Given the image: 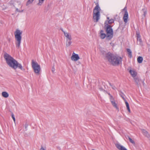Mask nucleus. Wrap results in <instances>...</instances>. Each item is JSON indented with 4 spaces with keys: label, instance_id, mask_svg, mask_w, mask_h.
I'll list each match as a JSON object with an SVG mask.
<instances>
[{
    "label": "nucleus",
    "instance_id": "13",
    "mask_svg": "<svg viewBox=\"0 0 150 150\" xmlns=\"http://www.w3.org/2000/svg\"><path fill=\"white\" fill-rule=\"evenodd\" d=\"M71 40L72 39H66V45L67 47H69L71 45L72 43Z\"/></svg>",
    "mask_w": 150,
    "mask_h": 150
},
{
    "label": "nucleus",
    "instance_id": "30",
    "mask_svg": "<svg viewBox=\"0 0 150 150\" xmlns=\"http://www.w3.org/2000/svg\"><path fill=\"white\" fill-rule=\"evenodd\" d=\"M11 116H12V118H13L14 121V122H15V117H14V115L13 114H12Z\"/></svg>",
    "mask_w": 150,
    "mask_h": 150
},
{
    "label": "nucleus",
    "instance_id": "15",
    "mask_svg": "<svg viewBox=\"0 0 150 150\" xmlns=\"http://www.w3.org/2000/svg\"><path fill=\"white\" fill-rule=\"evenodd\" d=\"M64 35L66 38V39H72L71 36L69 33H64Z\"/></svg>",
    "mask_w": 150,
    "mask_h": 150
},
{
    "label": "nucleus",
    "instance_id": "32",
    "mask_svg": "<svg viewBox=\"0 0 150 150\" xmlns=\"http://www.w3.org/2000/svg\"><path fill=\"white\" fill-rule=\"evenodd\" d=\"M55 69L54 68V67L53 66L52 67V71L53 73H54V71H55Z\"/></svg>",
    "mask_w": 150,
    "mask_h": 150
},
{
    "label": "nucleus",
    "instance_id": "12",
    "mask_svg": "<svg viewBox=\"0 0 150 150\" xmlns=\"http://www.w3.org/2000/svg\"><path fill=\"white\" fill-rule=\"evenodd\" d=\"M141 130L142 132V133L144 136L148 138L150 137V135L147 131L143 129H142Z\"/></svg>",
    "mask_w": 150,
    "mask_h": 150
},
{
    "label": "nucleus",
    "instance_id": "9",
    "mask_svg": "<svg viewBox=\"0 0 150 150\" xmlns=\"http://www.w3.org/2000/svg\"><path fill=\"white\" fill-rule=\"evenodd\" d=\"M104 31L103 30H101L100 32V37L102 39H104L106 37L107 38V35L103 33Z\"/></svg>",
    "mask_w": 150,
    "mask_h": 150
},
{
    "label": "nucleus",
    "instance_id": "14",
    "mask_svg": "<svg viewBox=\"0 0 150 150\" xmlns=\"http://www.w3.org/2000/svg\"><path fill=\"white\" fill-rule=\"evenodd\" d=\"M128 55V57L130 58H131L132 57V52L130 49L127 48L126 49Z\"/></svg>",
    "mask_w": 150,
    "mask_h": 150
},
{
    "label": "nucleus",
    "instance_id": "24",
    "mask_svg": "<svg viewBox=\"0 0 150 150\" xmlns=\"http://www.w3.org/2000/svg\"><path fill=\"white\" fill-rule=\"evenodd\" d=\"M142 11L143 12V15L145 17L146 14V9L145 8H143L142 9Z\"/></svg>",
    "mask_w": 150,
    "mask_h": 150
},
{
    "label": "nucleus",
    "instance_id": "7",
    "mask_svg": "<svg viewBox=\"0 0 150 150\" xmlns=\"http://www.w3.org/2000/svg\"><path fill=\"white\" fill-rule=\"evenodd\" d=\"M123 11H125V13L123 16V19L125 23H127L128 21L127 19L128 17V14L127 11V7L125 6L122 9Z\"/></svg>",
    "mask_w": 150,
    "mask_h": 150
},
{
    "label": "nucleus",
    "instance_id": "39",
    "mask_svg": "<svg viewBox=\"0 0 150 150\" xmlns=\"http://www.w3.org/2000/svg\"><path fill=\"white\" fill-rule=\"evenodd\" d=\"M16 11H19H19H20L19 10H18V9L17 8H16Z\"/></svg>",
    "mask_w": 150,
    "mask_h": 150
},
{
    "label": "nucleus",
    "instance_id": "33",
    "mask_svg": "<svg viewBox=\"0 0 150 150\" xmlns=\"http://www.w3.org/2000/svg\"><path fill=\"white\" fill-rule=\"evenodd\" d=\"M137 38H141V36L140 35H136Z\"/></svg>",
    "mask_w": 150,
    "mask_h": 150
},
{
    "label": "nucleus",
    "instance_id": "1",
    "mask_svg": "<svg viewBox=\"0 0 150 150\" xmlns=\"http://www.w3.org/2000/svg\"><path fill=\"white\" fill-rule=\"evenodd\" d=\"M4 57L7 64L10 67L15 70L17 68L21 70H24L21 64L18 63L16 60L8 54L5 53L4 54Z\"/></svg>",
    "mask_w": 150,
    "mask_h": 150
},
{
    "label": "nucleus",
    "instance_id": "4",
    "mask_svg": "<svg viewBox=\"0 0 150 150\" xmlns=\"http://www.w3.org/2000/svg\"><path fill=\"white\" fill-rule=\"evenodd\" d=\"M105 28L107 33V39L110 40L113 37V30L112 26L107 23V21H105L104 23Z\"/></svg>",
    "mask_w": 150,
    "mask_h": 150
},
{
    "label": "nucleus",
    "instance_id": "35",
    "mask_svg": "<svg viewBox=\"0 0 150 150\" xmlns=\"http://www.w3.org/2000/svg\"><path fill=\"white\" fill-rule=\"evenodd\" d=\"M140 35L139 32V31H137L136 32V35Z\"/></svg>",
    "mask_w": 150,
    "mask_h": 150
},
{
    "label": "nucleus",
    "instance_id": "3",
    "mask_svg": "<svg viewBox=\"0 0 150 150\" xmlns=\"http://www.w3.org/2000/svg\"><path fill=\"white\" fill-rule=\"evenodd\" d=\"M96 6L93 9V18L95 22H97L100 19V8L98 3H96Z\"/></svg>",
    "mask_w": 150,
    "mask_h": 150
},
{
    "label": "nucleus",
    "instance_id": "37",
    "mask_svg": "<svg viewBox=\"0 0 150 150\" xmlns=\"http://www.w3.org/2000/svg\"><path fill=\"white\" fill-rule=\"evenodd\" d=\"M110 44L112 46L114 45V44L112 42L110 43Z\"/></svg>",
    "mask_w": 150,
    "mask_h": 150
},
{
    "label": "nucleus",
    "instance_id": "23",
    "mask_svg": "<svg viewBox=\"0 0 150 150\" xmlns=\"http://www.w3.org/2000/svg\"><path fill=\"white\" fill-rule=\"evenodd\" d=\"M137 41H139V45L141 46L143 45L142 41L141 38H137Z\"/></svg>",
    "mask_w": 150,
    "mask_h": 150
},
{
    "label": "nucleus",
    "instance_id": "25",
    "mask_svg": "<svg viewBox=\"0 0 150 150\" xmlns=\"http://www.w3.org/2000/svg\"><path fill=\"white\" fill-rule=\"evenodd\" d=\"M44 0H39V2L38 4V5L39 6H41L43 3Z\"/></svg>",
    "mask_w": 150,
    "mask_h": 150
},
{
    "label": "nucleus",
    "instance_id": "10",
    "mask_svg": "<svg viewBox=\"0 0 150 150\" xmlns=\"http://www.w3.org/2000/svg\"><path fill=\"white\" fill-rule=\"evenodd\" d=\"M110 99L112 105L117 109L118 110L119 108L117 107V104L115 103V101L114 100V99L113 98L112 99L111 98H110Z\"/></svg>",
    "mask_w": 150,
    "mask_h": 150
},
{
    "label": "nucleus",
    "instance_id": "41",
    "mask_svg": "<svg viewBox=\"0 0 150 150\" xmlns=\"http://www.w3.org/2000/svg\"><path fill=\"white\" fill-rule=\"evenodd\" d=\"M92 150H95L94 149H92Z\"/></svg>",
    "mask_w": 150,
    "mask_h": 150
},
{
    "label": "nucleus",
    "instance_id": "11",
    "mask_svg": "<svg viewBox=\"0 0 150 150\" xmlns=\"http://www.w3.org/2000/svg\"><path fill=\"white\" fill-rule=\"evenodd\" d=\"M116 147L120 150H127L123 146H121L118 144H115Z\"/></svg>",
    "mask_w": 150,
    "mask_h": 150
},
{
    "label": "nucleus",
    "instance_id": "17",
    "mask_svg": "<svg viewBox=\"0 0 150 150\" xmlns=\"http://www.w3.org/2000/svg\"><path fill=\"white\" fill-rule=\"evenodd\" d=\"M134 80L135 82L136 83L137 85L139 86L140 85V80L137 77H135L134 78Z\"/></svg>",
    "mask_w": 150,
    "mask_h": 150
},
{
    "label": "nucleus",
    "instance_id": "40",
    "mask_svg": "<svg viewBox=\"0 0 150 150\" xmlns=\"http://www.w3.org/2000/svg\"><path fill=\"white\" fill-rule=\"evenodd\" d=\"M107 19L108 20H109V17H107Z\"/></svg>",
    "mask_w": 150,
    "mask_h": 150
},
{
    "label": "nucleus",
    "instance_id": "28",
    "mask_svg": "<svg viewBox=\"0 0 150 150\" xmlns=\"http://www.w3.org/2000/svg\"><path fill=\"white\" fill-rule=\"evenodd\" d=\"M109 83L110 85L112 87V88L114 89L115 90L116 88L115 87V86L113 84H112L110 83L109 82Z\"/></svg>",
    "mask_w": 150,
    "mask_h": 150
},
{
    "label": "nucleus",
    "instance_id": "26",
    "mask_svg": "<svg viewBox=\"0 0 150 150\" xmlns=\"http://www.w3.org/2000/svg\"><path fill=\"white\" fill-rule=\"evenodd\" d=\"M33 1H34V0H28L26 4V6L32 3Z\"/></svg>",
    "mask_w": 150,
    "mask_h": 150
},
{
    "label": "nucleus",
    "instance_id": "34",
    "mask_svg": "<svg viewBox=\"0 0 150 150\" xmlns=\"http://www.w3.org/2000/svg\"><path fill=\"white\" fill-rule=\"evenodd\" d=\"M108 94L110 96V98H111L112 99H113L112 96L110 93H108Z\"/></svg>",
    "mask_w": 150,
    "mask_h": 150
},
{
    "label": "nucleus",
    "instance_id": "20",
    "mask_svg": "<svg viewBox=\"0 0 150 150\" xmlns=\"http://www.w3.org/2000/svg\"><path fill=\"white\" fill-rule=\"evenodd\" d=\"M2 96L5 98H7L8 96V93L6 92H3L2 93Z\"/></svg>",
    "mask_w": 150,
    "mask_h": 150
},
{
    "label": "nucleus",
    "instance_id": "18",
    "mask_svg": "<svg viewBox=\"0 0 150 150\" xmlns=\"http://www.w3.org/2000/svg\"><path fill=\"white\" fill-rule=\"evenodd\" d=\"M125 103L126 107L127 108V109L128 112H130V109L129 108V104L127 102V101L126 100H125Z\"/></svg>",
    "mask_w": 150,
    "mask_h": 150
},
{
    "label": "nucleus",
    "instance_id": "29",
    "mask_svg": "<svg viewBox=\"0 0 150 150\" xmlns=\"http://www.w3.org/2000/svg\"><path fill=\"white\" fill-rule=\"evenodd\" d=\"M101 53L102 55H103L104 56L105 55V57L106 58V55L107 53H106L104 51H101Z\"/></svg>",
    "mask_w": 150,
    "mask_h": 150
},
{
    "label": "nucleus",
    "instance_id": "6",
    "mask_svg": "<svg viewBox=\"0 0 150 150\" xmlns=\"http://www.w3.org/2000/svg\"><path fill=\"white\" fill-rule=\"evenodd\" d=\"M32 65L34 72L37 75H39L41 69L40 65L33 60L32 61Z\"/></svg>",
    "mask_w": 150,
    "mask_h": 150
},
{
    "label": "nucleus",
    "instance_id": "22",
    "mask_svg": "<svg viewBox=\"0 0 150 150\" xmlns=\"http://www.w3.org/2000/svg\"><path fill=\"white\" fill-rule=\"evenodd\" d=\"M107 21V23L108 24H111L112 23H113L114 22V20L113 19H110V20H109V21Z\"/></svg>",
    "mask_w": 150,
    "mask_h": 150
},
{
    "label": "nucleus",
    "instance_id": "31",
    "mask_svg": "<svg viewBox=\"0 0 150 150\" xmlns=\"http://www.w3.org/2000/svg\"><path fill=\"white\" fill-rule=\"evenodd\" d=\"M28 125L27 124H25V130H27V128L28 127Z\"/></svg>",
    "mask_w": 150,
    "mask_h": 150
},
{
    "label": "nucleus",
    "instance_id": "2",
    "mask_svg": "<svg viewBox=\"0 0 150 150\" xmlns=\"http://www.w3.org/2000/svg\"><path fill=\"white\" fill-rule=\"evenodd\" d=\"M106 58L112 65L116 66L119 65L122 62V58L117 55H115L109 52L106 55Z\"/></svg>",
    "mask_w": 150,
    "mask_h": 150
},
{
    "label": "nucleus",
    "instance_id": "21",
    "mask_svg": "<svg viewBox=\"0 0 150 150\" xmlns=\"http://www.w3.org/2000/svg\"><path fill=\"white\" fill-rule=\"evenodd\" d=\"M128 139L129 140V142L132 144H135V143L134 140H133L129 136H128L127 137Z\"/></svg>",
    "mask_w": 150,
    "mask_h": 150
},
{
    "label": "nucleus",
    "instance_id": "8",
    "mask_svg": "<svg viewBox=\"0 0 150 150\" xmlns=\"http://www.w3.org/2000/svg\"><path fill=\"white\" fill-rule=\"evenodd\" d=\"M71 58L72 60L74 61H76L79 59V55L77 54H75L74 52L73 53Z\"/></svg>",
    "mask_w": 150,
    "mask_h": 150
},
{
    "label": "nucleus",
    "instance_id": "36",
    "mask_svg": "<svg viewBox=\"0 0 150 150\" xmlns=\"http://www.w3.org/2000/svg\"><path fill=\"white\" fill-rule=\"evenodd\" d=\"M40 150H45L42 147L40 148Z\"/></svg>",
    "mask_w": 150,
    "mask_h": 150
},
{
    "label": "nucleus",
    "instance_id": "27",
    "mask_svg": "<svg viewBox=\"0 0 150 150\" xmlns=\"http://www.w3.org/2000/svg\"><path fill=\"white\" fill-rule=\"evenodd\" d=\"M119 94H120V96L124 100V101H125V100H126L124 97V95L121 92Z\"/></svg>",
    "mask_w": 150,
    "mask_h": 150
},
{
    "label": "nucleus",
    "instance_id": "5",
    "mask_svg": "<svg viewBox=\"0 0 150 150\" xmlns=\"http://www.w3.org/2000/svg\"><path fill=\"white\" fill-rule=\"evenodd\" d=\"M22 33V31H20V30L18 29H17L15 32V36L16 40V47L18 48L20 47L21 42L22 39L21 35Z\"/></svg>",
    "mask_w": 150,
    "mask_h": 150
},
{
    "label": "nucleus",
    "instance_id": "19",
    "mask_svg": "<svg viewBox=\"0 0 150 150\" xmlns=\"http://www.w3.org/2000/svg\"><path fill=\"white\" fill-rule=\"evenodd\" d=\"M143 60V58L142 57H139L137 59V60L138 63H141L142 62Z\"/></svg>",
    "mask_w": 150,
    "mask_h": 150
},
{
    "label": "nucleus",
    "instance_id": "38",
    "mask_svg": "<svg viewBox=\"0 0 150 150\" xmlns=\"http://www.w3.org/2000/svg\"><path fill=\"white\" fill-rule=\"evenodd\" d=\"M61 30L62 31V32L64 33H64H66V32H65V31H64L63 30V29H61Z\"/></svg>",
    "mask_w": 150,
    "mask_h": 150
},
{
    "label": "nucleus",
    "instance_id": "16",
    "mask_svg": "<svg viewBox=\"0 0 150 150\" xmlns=\"http://www.w3.org/2000/svg\"><path fill=\"white\" fill-rule=\"evenodd\" d=\"M129 72L132 77H135L136 76L137 74L134 71L130 69L129 71Z\"/></svg>",
    "mask_w": 150,
    "mask_h": 150
}]
</instances>
